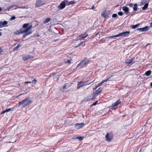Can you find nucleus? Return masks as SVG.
<instances>
[{
	"instance_id": "obj_1",
	"label": "nucleus",
	"mask_w": 152,
	"mask_h": 152,
	"mask_svg": "<svg viewBox=\"0 0 152 152\" xmlns=\"http://www.w3.org/2000/svg\"><path fill=\"white\" fill-rule=\"evenodd\" d=\"M32 102V101L28 98H26L19 103V105H21L23 108H24Z\"/></svg>"
},
{
	"instance_id": "obj_2",
	"label": "nucleus",
	"mask_w": 152,
	"mask_h": 152,
	"mask_svg": "<svg viewBox=\"0 0 152 152\" xmlns=\"http://www.w3.org/2000/svg\"><path fill=\"white\" fill-rule=\"evenodd\" d=\"M88 63V59L85 58L83 60L81 61L77 65V67H80V68H82L86 64Z\"/></svg>"
},
{
	"instance_id": "obj_3",
	"label": "nucleus",
	"mask_w": 152,
	"mask_h": 152,
	"mask_svg": "<svg viewBox=\"0 0 152 152\" xmlns=\"http://www.w3.org/2000/svg\"><path fill=\"white\" fill-rule=\"evenodd\" d=\"M91 82H90L89 81H80L78 83L77 86V89H78L80 87L90 84Z\"/></svg>"
},
{
	"instance_id": "obj_4",
	"label": "nucleus",
	"mask_w": 152,
	"mask_h": 152,
	"mask_svg": "<svg viewBox=\"0 0 152 152\" xmlns=\"http://www.w3.org/2000/svg\"><path fill=\"white\" fill-rule=\"evenodd\" d=\"M88 36V34L85 32L84 34H80L76 38L77 41L81 40L85 38Z\"/></svg>"
},
{
	"instance_id": "obj_5",
	"label": "nucleus",
	"mask_w": 152,
	"mask_h": 152,
	"mask_svg": "<svg viewBox=\"0 0 152 152\" xmlns=\"http://www.w3.org/2000/svg\"><path fill=\"white\" fill-rule=\"evenodd\" d=\"M65 1L64 0L58 6V10H62L65 7L66 5Z\"/></svg>"
},
{
	"instance_id": "obj_6",
	"label": "nucleus",
	"mask_w": 152,
	"mask_h": 152,
	"mask_svg": "<svg viewBox=\"0 0 152 152\" xmlns=\"http://www.w3.org/2000/svg\"><path fill=\"white\" fill-rule=\"evenodd\" d=\"M85 125V124L83 123H77L75 125V128L76 129H78L83 127Z\"/></svg>"
},
{
	"instance_id": "obj_7",
	"label": "nucleus",
	"mask_w": 152,
	"mask_h": 152,
	"mask_svg": "<svg viewBox=\"0 0 152 152\" xmlns=\"http://www.w3.org/2000/svg\"><path fill=\"white\" fill-rule=\"evenodd\" d=\"M105 138L106 140L108 142H110L112 139V136L110 134H109L108 133H107L106 134Z\"/></svg>"
},
{
	"instance_id": "obj_8",
	"label": "nucleus",
	"mask_w": 152,
	"mask_h": 152,
	"mask_svg": "<svg viewBox=\"0 0 152 152\" xmlns=\"http://www.w3.org/2000/svg\"><path fill=\"white\" fill-rule=\"evenodd\" d=\"M112 77V76H110L108 78H107L106 80H103L102 81H101L99 84V85L97 86H96V87L94 88H93V90H95L96 88H97L99 86H101V85H102V84H103L105 82H106L107 81H108Z\"/></svg>"
},
{
	"instance_id": "obj_9",
	"label": "nucleus",
	"mask_w": 152,
	"mask_h": 152,
	"mask_svg": "<svg viewBox=\"0 0 152 152\" xmlns=\"http://www.w3.org/2000/svg\"><path fill=\"white\" fill-rule=\"evenodd\" d=\"M127 5L129 6L130 7H132L134 6V7L133 9L134 11H137V4L136 3H135L134 4L133 3H130L129 4H127Z\"/></svg>"
},
{
	"instance_id": "obj_10",
	"label": "nucleus",
	"mask_w": 152,
	"mask_h": 152,
	"mask_svg": "<svg viewBox=\"0 0 152 152\" xmlns=\"http://www.w3.org/2000/svg\"><path fill=\"white\" fill-rule=\"evenodd\" d=\"M149 29V27L148 26H146L142 28H138L137 30L140 32H142L148 31Z\"/></svg>"
},
{
	"instance_id": "obj_11",
	"label": "nucleus",
	"mask_w": 152,
	"mask_h": 152,
	"mask_svg": "<svg viewBox=\"0 0 152 152\" xmlns=\"http://www.w3.org/2000/svg\"><path fill=\"white\" fill-rule=\"evenodd\" d=\"M44 4V3L41 0L37 1L35 6L36 7H39L41 6Z\"/></svg>"
},
{
	"instance_id": "obj_12",
	"label": "nucleus",
	"mask_w": 152,
	"mask_h": 152,
	"mask_svg": "<svg viewBox=\"0 0 152 152\" xmlns=\"http://www.w3.org/2000/svg\"><path fill=\"white\" fill-rule=\"evenodd\" d=\"M130 33V31H126L119 33V36L122 37H127Z\"/></svg>"
},
{
	"instance_id": "obj_13",
	"label": "nucleus",
	"mask_w": 152,
	"mask_h": 152,
	"mask_svg": "<svg viewBox=\"0 0 152 152\" xmlns=\"http://www.w3.org/2000/svg\"><path fill=\"white\" fill-rule=\"evenodd\" d=\"M122 10L126 14L129 13V10L127 7L126 6H124L122 7Z\"/></svg>"
},
{
	"instance_id": "obj_14",
	"label": "nucleus",
	"mask_w": 152,
	"mask_h": 152,
	"mask_svg": "<svg viewBox=\"0 0 152 152\" xmlns=\"http://www.w3.org/2000/svg\"><path fill=\"white\" fill-rule=\"evenodd\" d=\"M66 5H69L70 4H74L76 3V1H68L67 0H64Z\"/></svg>"
},
{
	"instance_id": "obj_15",
	"label": "nucleus",
	"mask_w": 152,
	"mask_h": 152,
	"mask_svg": "<svg viewBox=\"0 0 152 152\" xmlns=\"http://www.w3.org/2000/svg\"><path fill=\"white\" fill-rule=\"evenodd\" d=\"M121 103V101L119 99L117 101L112 104V106L113 107H115L117 106L118 104H120Z\"/></svg>"
},
{
	"instance_id": "obj_16",
	"label": "nucleus",
	"mask_w": 152,
	"mask_h": 152,
	"mask_svg": "<svg viewBox=\"0 0 152 152\" xmlns=\"http://www.w3.org/2000/svg\"><path fill=\"white\" fill-rule=\"evenodd\" d=\"M31 58V56L29 55H26L22 57V58L24 61H26Z\"/></svg>"
},
{
	"instance_id": "obj_17",
	"label": "nucleus",
	"mask_w": 152,
	"mask_h": 152,
	"mask_svg": "<svg viewBox=\"0 0 152 152\" xmlns=\"http://www.w3.org/2000/svg\"><path fill=\"white\" fill-rule=\"evenodd\" d=\"M134 58L133 57L130 60H129V59L126 60L125 63L127 64H130L132 62V61Z\"/></svg>"
},
{
	"instance_id": "obj_18",
	"label": "nucleus",
	"mask_w": 152,
	"mask_h": 152,
	"mask_svg": "<svg viewBox=\"0 0 152 152\" xmlns=\"http://www.w3.org/2000/svg\"><path fill=\"white\" fill-rule=\"evenodd\" d=\"M32 27V25H31L30 26H28L27 28H26L24 30L22 31V32L23 33H27L28 31V30L31 28Z\"/></svg>"
},
{
	"instance_id": "obj_19",
	"label": "nucleus",
	"mask_w": 152,
	"mask_h": 152,
	"mask_svg": "<svg viewBox=\"0 0 152 152\" xmlns=\"http://www.w3.org/2000/svg\"><path fill=\"white\" fill-rule=\"evenodd\" d=\"M102 91V89H101L100 88H99L98 89L96 90L95 91V95L96 96H97L98 94L100 93Z\"/></svg>"
},
{
	"instance_id": "obj_20",
	"label": "nucleus",
	"mask_w": 152,
	"mask_h": 152,
	"mask_svg": "<svg viewBox=\"0 0 152 152\" xmlns=\"http://www.w3.org/2000/svg\"><path fill=\"white\" fill-rule=\"evenodd\" d=\"M120 37L119 34L114 36H110L108 37L109 38L115 39L116 37Z\"/></svg>"
},
{
	"instance_id": "obj_21",
	"label": "nucleus",
	"mask_w": 152,
	"mask_h": 152,
	"mask_svg": "<svg viewBox=\"0 0 152 152\" xmlns=\"http://www.w3.org/2000/svg\"><path fill=\"white\" fill-rule=\"evenodd\" d=\"M151 71L150 70H148L147 71H146L145 73V75L146 76H149L151 73Z\"/></svg>"
},
{
	"instance_id": "obj_22",
	"label": "nucleus",
	"mask_w": 152,
	"mask_h": 152,
	"mask_svg": "<svg viewBox=\"0 0 152 152\" xmlns=\"http://www.w3.org/2000/svg\"><path fill=\"white\" fill-rule=\"evenodd\" d=\"M22 46L21 44H18L17 46L15 47L14 48V50L16 51L20 47Z\"/></svg>"
},
{
	"instance_id": "obj_23",
	"label": "nucleus",
	"mask_w": 152,
	"mask_h": 152,
	"mask_svg": "<svg viewBox=\"0 0 152 152\" xmlns=\"http://www.w3.org/2000/svg\"><path fill=\"white\" fill-rule=\"evenodd\" d=\"M148 3H146L144 5V6L142 8V10H144L146 9L148 7Z\"/></svg>"
},
{
	"instance_id": "obj_24",
	"label": "nucleus",
	"mask_w": 152,
	"mask_h": 152,
	"mask_svg": "<svg viewBox=\"0 0 152 152\" xmlns=\"http://www.w3.org/2000/svg\"><path fill=\"white\" fill-rule=\"evenodd\" d=\"M37 82L36 80L35 79H34L33 81L31 82H25V83H32L34 84H36Z\"/></svg>"
},
{
	"instance_id": "obj_25",
	"label": "nucleus",
	"mask_w": 152,
	"mask_h": 152,
	"mask_svg": "<svg viewBox=\"0 0 152 152\" xmlns=\"http://www.w3.org/2000/svg\"><path fill=\"white\" fill-rule=\"evenodd\" d=\"M7 21H4L3 22H2V27H6L7 26Z\"/></svg>"
},
{
	"instance_id": "obj_26",
	"label": "nucleus",
	"mask_w": 152,
	"mask_h": 152,
	"mask_svg": "<svg viewBox=\"0 0 152 152\" xmlns=\"http://www.w3.org/2000/svg\"><path fill=\"white\" fill-rule=\"evenodd\" d=\"M147 1V0H142L140 4V6H142L144 4H145Z\"/></svg>"
},
{
	"instance_id": "obj_27",
	"label": "nucleus",
	"mask_w": 152,
	"mask_h": 152,
	"mask_svg": "<svg viewBox=\"0 0 152 152\" xmlns=\"http://www.w3.org/2000/svg\"><path fill=\"white\" fill-rule=\"evenodd\" d=\"M50 20V19L49 18H47L45 19L44 21V23H48Z\"/></svg>"
},
{
	"instance_id": "obj_28",
	"label": "nucleus",
	"mask_w": 152,
	"mask_h": 152,
	"mask_svg": "<svg viewBox=\"0 0 152 152\" xmlns=\"http://www.w3.org/2000/svg\"><path fill=\"white\" fill-rule=\"evenodd\" d=\"M22 33H23L22 31L21 30L20 31H18L15 32V35H19V34H22Z\"/></svg>"
},
{
	"instance_id": "obj_29",
	"label": "nucleus",
	"mask_w": 152,
	"mask_h": 152,
	"mask_svg": "<svg viewBox=\"0 0 152 152\" xmlns=\"http://www.w3.org/2000/svg\"><path fill=\"white\" fill-rule=\"evenodd\" d=\"M139 25V23H138L135 25H133L132 26V29H134L138 26Z\"/></svg>"
},
{
	"instance_id": "obj_30",
	"label": "nucleus",
	"mask_w": 152,
	"mask_h": 152,
	"mask_svg": "<svg viewBox=\"0 0 152 152\" xmlns=\"http://www.w3.org/2000/svg\"><path fill=\"white\" fill-rule=\"evenodd\" d=\"M31 33V31H28L23 36V37L24 38L27 35H28L29 34H30Z\"/></svg>"
},
{
	"instance_id": "obj_31",
	"label": "nucleus",
	"mask_w": 152,
	"mask_h": 152,
	"mask_svg": "<svg viewBox=\"0 0 152 152\" xmlns=\"http://www.w3.org/2000/svg\"><path fill=\"white\" fill-rule=\"evenodd\" d=\"M83 137H78L74 138V139H77L81 141L83 140Z\"/></svg>"
},
{
	"instance_id": "obj_32",
	"label": "nucleus",
	"mask_w": 152,
	"mask_h": 152,
	"mask_svg": "<svg viewBox=\"0 0 152 152\" xmlns=\"http://www.w3.org/2000/svg\"><path fill=\"white\" fill-rule=\"evenodd\" d=\"M101 15L102 17L105 18H106L107 16V14L105 13H102L101 14Z\"/></svg>"
},
{
	"instance_id": "obj_33",
	"label": "nucleus",
	"mask_w": 152,
	"mask_h": 152,
	"mask_svg": "<svg viewBox=\"0 0 152 152\" xmlns=\"http://www.w3.org/2000/svg\"><path fill=\"white\" fill-rule=\"evenodd\" d=\"M29 24L28 23H25L23 26V27L24 28H26L28 27Z\"/></svg>"
},
{
	"instance_id": "obj_34",
	"label": "nucleus",
	"mask_w": 152,
	"mask_h": 152,
	"mask_svg": "<svg viewBox=\"0 0 152 152\" xmlns=\"http://www.w3.org/2000/svg\"><path fill=\"white\" fill-rule=\"evenodd\" d=\"M112 17L113 18L118 17V16L116 14H113L112 15Z\"/></svg>"
},
{
	"instance_id": "obj_35",
	"label": "nucleus",
	"mask_w": 152,
	"mask_h": 152,
	"mask_svg": "<svg viewBox=\"0 0 152 152\" xmlns=\"http://www.w3.org/2000/svg\"><path fill=\"white\" fill-rule=\"evenodd\" d=\"M86 41L82 42H81L77 46H76L75 47H77L80 46L81 45L83 44L84 42H86Z\"/></svg>"
},
{
	"instance_id": "obj_36",
	"label": "nucleus",
	"mask_w": 152,
	"mask_h": 152,
	"mask_svg": "<svg viewBox=\"0 0 152 152\" xmlns=\"http://www.w3.org/2000/svg\"><path fill=\"white\" fill-rule=\"evenodd\" d=\"M66 83L64 85L63 87V89H67V85H66Z\"/></svg>"
},
{
	"instance_id": "obj_37",
	"label": "nucleus",
	"mask_w": 152,
	"mask_h": 152,
	"mask_svg": "<svg viewBox=\"0 0 152 152\" xmlns=\"http://www.w3.org/2000/svg\"><path fill=\"white\" fill-rule=\"evenodd\" d=\"M118 14L120 16H122L123 15V13L122 12H118Z\"/></svg>"
},
{
	"instance_id": "obj_38",
	"label": "nucleus",
	"mask_w": 152,
	"mask_h": 152,
	"mask_svg": "<svg viewBox=\"0 0 152 152\" xmlns=\"http://www.w3.org/2000/svg\"><path fill=\"white\" fill-rule=\"evenodd\" d=\"M11 110V108H8V109H6L5 110V111L6 112H7L10 111Z\"/></svg>"
},
{
	"instance_id": "obj_39",
	"label": "nucleus",
	"mask_w": 152,
	"mask_h": 152,
	"mask_svg": "<svg viewBox=\"0 0 152 152\" xmlns=\"http://www.w3.org/2000/svg\"><path fill=\"white\" fill-rule=\"evenodd\" d=\"M98 101H96L95 102L93 103L92 105V106H94L96 105L97 104Z\"/></svg>"
},
{
	"instance_id": "obj_40",
	"label": "nucleus",
	"mask_w": 152,
	"mask_h": 152,
	"mask_svg": "<svg viewBox=\"0 0 152 152\" xmlns=\"http://www.w3.org/2000/svg\"><path fill=\"white\" fill-rule=\"evenodd\" d=\"M65 63L66 64H70V60H68L67 61H66L65 62Z\"/></svg>"
},
{
	"instance_id": "obj_41",
	"label": "nucleus",
	"mask_w": 152,
	"mask_h": 152,
	"mask_svg": "<svg viewBox=\"0 0 152 152\" xmlns=\"http://www.w3.org/2000/svg\"><path fill=\"white\" fill-rule=\"evenodd\" d=\"M15 17H14V16L12 17H11V18L10 20H13L15 19Z\"/></svg>"
},
{
	"instance_id": "obj_42",
	"label": "nucleus",
	"mask_w": 152,
	"mask_h": 152,
	"mask_svg": "<svg viewBox=\"0 0 152 152\" xmlns=\"http://www.w3.org/2000/svg\"><path fill=\"white\" fill-rule=\"evenodd\" d=\"M2 27V22L0 21V28Z\"/></svg>"
},
{
	"instance_id": "obj_43",
	"label": "nucleus",
	"mask_w": 152,
	"mask_h": 152,
	"mask_svg": "<svg viewBox=\"0 0 152 152\" xmlns=\"http://www.w3.org/2000/svg\"><path fill=\"white\" fill-rule=\"evenodd\" d=\"M5 112H6L5 111V110L3 111L2 112H1V114H4Z\"/></svg>"
},
{
	"instance_id": "obj_44",
	"label": "nucleus",
	"mask_w": 152,
	"mask_h": 152,
	"mask_svg": "<svg viewBox=\"0 0 152 152\" xmlns=\"http://www.w3.org/2000/svg\"><path fill=\"white\" fill-rule=\"evenodd\" d=\"M2 52V50L1 48L0 47V55L1 54V53Z\"/></svg>"
},
{
	"instance_id": "obj_45",
	"label": "nucleus",
	"mask_w": 152,
	"mask_h": 152,
	"mask_svg": "<svg viewBox=\"0 0 152 152\" xmlns=\"http://www.w3.org/2000/svg\"><path fill=\"white\" fill-rule=\"evenodd\" d=\"M90 39V38L89 37H88L87 39L85 41H86V42L88 41V40H89Z\"/></svg>"
},
{
	"instance_id": "obj_46",
	"label": "nucleus",
	"mask_w": 152,
	"mask_h": 152,
	"mask_svg": "<svg viewBox=\"0 0 152 152\" xmlns=\"http://www.w3.org/2000/svg\"><path fill=\"white\" fill-rule=\"evenodd\" d=\"M150 26V27H152V22L151 23Z\"/></svg>"
},
{
	"instance_id": "obj_47",
	"label": "nucleus",
	"mask_w": 152,
	"mask_h": 152,
	"mask_svg": "<svg viewBox=\"0 0 152 152\" xmlns=\"http://www.w3.org/2000/svg\"><path fill=\"white\" fill-rule=\"evenodd\" d=\"M94 6H93L92 7L91 9L93 10L94 9Z\"/></svg>"
},
{
	"instance_id": "obj_48",
	"label": "nucleus",
	"mask_w": 152,
	"mask_h": 152,
	"mask_svg": "<svg viewBox=\"0 0 152 152\" xmlns=\"http://www.w3.org/2000/svg\"><path fill=\"white\" fill-rule=\"evenodd\" d=\"M150 86H152V82H151V83H150Z\"/></svg>"
},
{
	"instance_id": "obj_49",
	"label": "nucleus",
	"mask_w": 152,
	"mask_h": 152,
	"mask_svg": "<svg viewBox=\"0 0 152 152\" xmlns=\"http://www.w3.org/2000/svg\"><path fill=\"white\" fill-rule=\"evenodd\" d=\"M2 35V33L0 32V36H1Z\"/></svg>"
},
{
	"instance_id": "obj_50",
	"label": "nucleus",
	"mask_w": 152,
	"mask_h": 152,
	"mask_svg": "<svg viewBox=\"0 0 152 152\" xmlns=\"http://www.w3.org/2000/svg\"><path fill=\"white\" fill-rule=\"evenodd\" d=\"M2 10V9L1 7H0V11H1Z\"/></svg>"
},
{
	"instance_id": "obj_51",
	"label": "nucleus",
	"mask_w": 152,
	"mask_h": 152,
	"mask_svg": "<svg viewBox=\"0 0 152 152\" xmlns=\"http://www.w3.org/2000/svg\"><path fill=\"white\" fill-rule=\"evenodd\" d=\"M150 44H148L147 45H146V46H148V45H149Z\"/></svg>"
}]
</instances>
